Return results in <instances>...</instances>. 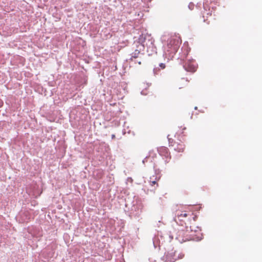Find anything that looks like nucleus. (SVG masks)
Instances as JSON below:
<instances>
[{"label":"nucleus","mask_w":262,"mask_h":262,"mask_svg":"<svg viewBox=\"0 0 262 262\" xmlns=\"http://www.w3.org/2000/svg\"><path fill=\"white\" fill-rule=\"evenodd\" d=\"M194 109L196 110L197 109V107H195Z\"/></svg>","instance_id":"10"},{"label":"nucleus","mask_w":262,"mask_h":262,"mask_svg":"<svg viewBox=\"0 0 262 262\" xmlns=\"http://www.w3.org/2000/svg\"><path fill=\"white\" fill-rule=\"evenodd\" d=\"M183 68L186 71L191 72H194L196 70L195 67L190 63H186L183 66Z\"/></svg>","instance_id":"1"},{"label":"nucleus","mask_w":262,"mask_h":262,"mask_svg":"<svg viewBox=\"0 0 262 262\" xmlns=\"http://www.w3.org/2000/svg\"><path fill=\"white\" fill-rule=\"evenodd\" d=\"M170 237L171 238V239H172V238H173V237H171V236H170Z\"/></svg>","instance_id":"11"},{"label":"nucleus","mask_w":262,"mask_h":262,"mask_svg":"<svg viewBox=\"0 0 262 262\" xmlns=\"http://www.w3.org/2000/svg\"><path fill=\"white\" fill-rule=\"evenodd\" d=\"M112 139L115 138V136L114 135H112Z\"/></svg>","instance_id":"8"},{"label":"nucleus","mask_w":262,"mask_h":262,"mask_svg":"<svg viewBox=\"0 0 262 262\" xmlns=\"http://www.w3.org/2000/svg\"><path fill=\"white\" fill-rule=\"evenodd\" d=\"M180 217V216H184V217H186L187 216V214L186 213H184V214H182L181 213V215H179Z\"/></svg>","instance_id":"5"},{"label":"nucleus","mask_w":262,"mask_h":262,"mask_svg":"<svg viewBox=\"0 0 262 262\" xmlns=\"http://www.w3.org/2000/svg\"><path fill=\"white\" fill-rule=\"evenodd\" d=\"M138 63L140 64H141V61H139Z\"/></svg>","instance_id":"9"},{"label":"nucleus","mask_w":262,"mask_h":262,"mask_svg":"<svg viewBox=\"0 0 262 262\" xmlns=\"http://www.w3.org/2000/svg\"><path fill=\"white\" fill-rule=\"evenodd\" d=\"M140 54V52L139 51L136 50L135 51L132 53L131 55V58L130 59L133 60V58H136L138 57L139 55Z\"/></svg>","instance_id":"2"},{"label":"nucleus","mask_w":262,"mask_h":262,"mask_svg":"<svg viewBox=\"0 0 262 262\" xmlns=\"http://www.w3.org/2000/svg\"><path fill=\"white\" fill-rule=\"evenodd\" d=\"M158 71H159V69H158L157 68H154V70H153L154 73V74H157V72H158Z\"/></svg>","instance_id":"4"},{"label":"nucleus","mask_w":262,"mask_h":262,"mask_svg":"<svg viewBox=\"0 0 262 262\" xmlns=\"http://www.w3.org/2000/svg\"><path fill=\"white\" fill-rule=\"evenodd\" d=\"M152 185H154V184H155L156 183V181H152Z\"/></svg>","instance_id":"7"},{"label":"nucleus","mask_w":262,"mask_h":262,"mask_svg":"<svg viewBox=\"0 0 262 262\" xmlns=\"http://www.w3.org/2000/svg\"><path fill=\"white\" fill-rule=\"evenodd\" d=\"M188 7L190 9L192 10L193 7V5L192 4H190L188 6Z\"/></svg>","instance_id":"6"},{"label":"nucleus","mask_w":262,"mask_h":262,"mask_svg":"<svg viewBox=\"0 0 262 262\" xmlns=\"http://www.w3.org/2000/svg\"><path fill=\"white\" fill-rule=\"evenodd\" d=\"M159 67H160L162 69H165V64L164 63H161L159 64Z\"/></svg>","instance_id":"3"}]
</instances>
